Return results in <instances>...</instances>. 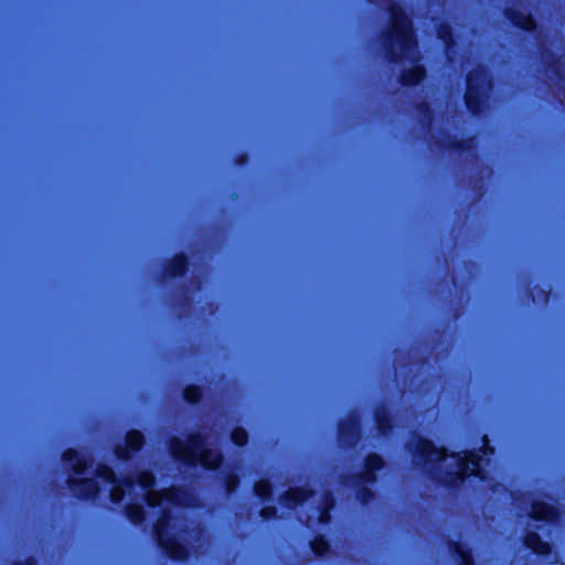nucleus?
I'll list each match as a JSON object with an SVG mask.
<instances>
[{
  "mask_svg": "<svg viewBox=\"0 0 565 565\" xmlns=\"http://www.w3.org/2000/svg\"><path fill=\"white\" fill-rule=\"evenodd\" d=\"M171 452L180 459L199 461L211 469L217 467L221 460V456L216 451L205 448V444L200 436L191 437L185 444L179 439L172 440Z\"/></svg>",
  "mask_w": 565,
  "mask_h": 565,
  "instance_id": "1",
  "label": "nucleus"
},
{
  "mask_svg": "<svg viewBox=\"0 0 565 565\" xmlns=\"http://www.w3.org/2000/svg\"><path fill=\"white\" fill-rule=\"evenodd\" d=\"M392 24L393 30L390 34V38L393 51L396 46H398L401 50V56L413 58L415 56L414 41L409 24L402 10L395 7L392 8Z\"/></svg>",
  "mask_w": 565,
  "mask_h": 565,
  "instance_id": "2",
  "label": "nucleus"
},
{
  "mask_svg": "<svg viewBox=\"0 0 565 565\" xmlns=\"http://www.w3.org/2000/svg\"><path fill=\"white\" fill-rule=\"evenodd\" d=\"M170 529L174 530L175 524H171L169 518H163L158 521L156 525V535L159 545L164 548L171 557L175 559H183L186 556V552L184 547L178 544L174 537L171 536Z\"/></svg>",
  "mask_w": 565,
  "mask_h": 565,
  "instance_id": "3",
  "label": "nucleus"
},
{
  "mask_svg": "<svg viewBox=\"0 0 565 565\" xmlns=\"http://www.w3.org/2000/svg\"><path fill=\"white\" fill-rule=\"evenodd\" d=\"M489 87L487 76L482 71L470 74L468 77V92L466 94V103L468 107L477 113L479 95L483 94Z\"/></svg>",
  "mask_w": 565,
  "mask_h": 565,
  "instance_id": "4",
  "label": "nucleus"
},
{
  "mask_svg": "<svg viewBox=\"0 0 565 565\" xmlns=\"http://www.w3.org/2000/svg\"><path fill=\"white\" fill-rule=\"evenodd\" d=\"M452 459L456 461L455 476L446 480V482L452 483L457 480H462L466 476L478 475L479 462L473 455L468 456L466 454L463 457H454Z\"/></svg>",
  "mask_w": 565,
  "mask_h": 565,
  "instance_id": "5",
  "label": "nucleus"
},
{
  "mask_svg": "<svg viewBox=\"0 0 565 565\" xmlns=\"http://www.w3.org/2000/svg\"><path fill=\"white\" fill-rule=\"evenodd\" d=\"M146 495L149 505L152 507L160 504L162 500H167L173 504H185L184 494L175 490H164L161 493L148 490Z\"/></svg>",
  "mask_w": 565,
  "mask_h": 565,
  "instance_id": "6",
  "label": "nucleus"
},
{
  "mask_svg": "<svg viewBox=\"0 0 565 565\" xmlns=\"http://www.w3.org/2000/svg\"><path fill=\"white\" fill-rule=\"evenodd\" d=\"M416 451L430 461L438 460L445 456L444 449H437L430 444V441L424 439L417 440Z\"/></svg>",
  "mask_w": 565,
  "mask_h": 565,
  "instance_id": "7",
  "label": "nucleus"
},
{
  "mask_svg": "<svg viewBox=\"0 0 565 565\" xmlns=\"http://www.w3.org/2000/svg\"><path fill=\"white\" fill-rule=\"evenodd\" d=\"M555 516L556 511L553 507L543 502L533 503V518L540 520H552Z\"/></svg>",
  "mask_w": 565,
  "mask_h": 565,
  "instance_id": "8",
  "label": "nucleus"
},
{
  "mask_svg": "<svg viewBox=\"0 0 565 565\" xmlns=\"http://www.w3.org/2000/svg\"><path fill=\"white\" fill-rule=\"evenodd\" d=\"M526 545L539 554L548 553L550 546L547 543L541 541L540 536L535 533H531L525 539Z\"/></svg>",
  "mask_w": 565,
  "mask_h": 565,
  "instance_id": "9",
  "label": "nucleus"
},
{
  "mask_svg": "<svg viewBox=\"0 0 565 565\" xmlns=\"http://www.w3.org/2000/svg\"><path fill=\"white\" fill-rule=\"evenodd\" d=\"M307 497H308V491L307 490L296 488V489H291L287 493V495L285 498V502H286V504L288 507H294L298 502L305 500Z\"/></svg>",
  "mask_w": 565,
  "mask_h": 565,
  "instance_id": "10",
  "label": "nucleus"
},
{
  "mask_svg": "<svg viewBox=\"0 0 565 565\" xmlns=\"http://www.w3.org/2000/svg\"><path fill=\"white\" fill-rule=\"evenodd\" d=\"M64 460L73 462V468L77 473L82 472L86 466L82 459L77 458V454L72 449L64 452Z\"/></svg>",
  "mask_w": 565,
  "mask_h": 565,
  "instance_id": "11",
  "label": "nucleus"
},
{
  "mask_svg": "<svg viewBox=\"0 0 565 565\" xmlns=\"http://www.w3.org/2000/svg\"><path fill=\"white\" fill-rule=\"evenodd\" d=\"M382 467V459L376 456V455H372L370 456L367 459H366V469H367V472L364 475V480L365 481H370L372 480V476H371V472L375 469H380Z\"/></svg>",
  "mask_w": 565,
  "mask_h": 565,
  "instance_id": "12",
  "label": "nucleus"
},
{
  "mask_svg": "<svg viewBox=\"0 0 565 565\" xmlns=\"http://www.w3.org/2000/svg\"><path fill=\"white\" fill-rule=\"evenodd\" d=\"M126 441L132 450H138L142 446L143 437L139 431H130Z\"/></svg>",
  "mask_w": 565,
  "mask_h": 565,
  "instance_id": "13",
  "label": "nucleus"
},
{
  "mask_svg": "<svg viewBox=\"0 0 565 565\" xmlns=\"http://www.w3.org/2000/svg\"><path fill=\"white\" fill-rule=\"evenodd\" d=\"M424 76V71L422 67L416 66L412 68L403 78L406 84H415L420 81Z\"/></svg>",
  "mask_w": 565,
  "mask_h": 565,
  "instance_id": "14",
  "label": "nucleus"
},
{
  "mask_svg": "<svg viewBox=\"0 0 565 565\" xmlns=\"http://www.w3.org/2000/svg\"><path fill=\"white\" fill-rule=\"evenodd\" d=\"M127 514L132 522H139L143 518V511L140 505H130L128 508Z\"/></svg>",
  "mask_w": 565,
  "mask_h": 565,
  "instance_id": "15",
  "label": "nucleus"
},
{
  "mask_svg": "<svg viewBox=\"0 0 565 565\" xmlns=\"http://www.w3.org/2000/svg\"><path fill=\"white\" fill-rule=\"evenodd\" d=\"M514 23L525 30H531L534 28V21L529 15H520L514 18Z\"/></svg>",
  "mask_w": 565,
  "mask_h": 565,
  "instance_id": "16",
  "label": "nucleus"
},
{
  "mask_svg": "<svg viewBox=\"0 0 565 565\" xmlns=\"http://www.w3.org/2000/svg\"><path fill=\"white\" fill-rule=\"evenodd\" d=\"M232 440L236 445H244L247 440V434L242 428H236L232 433Z\"/></svg>",
  "mask_w": 565,
  "mask_h": 565,
  "instance_id": "17",
  "label": "nucleus"
},
{
  "mask_svg": "<svg viewBox=\"0 0 565 565\" xmlns=\"http://www.w3.org/2000/svg\"><path fill=\"white\" fill-rule=\"evenodd\" d=\"M137 482L142 489H147L153 482V477L149 472H141L137 477Z\"/></svg>",
  "mask_w": 565,
  "mask_h": 565,
  "instance_id": "18",
  "label": "nucleus"
},
{
  "mask_svg": "<svg viewBox=\"0 0 565 565\" xmlns=\"http://www.w3.org/2000/svg\"><path fill=\"white\" fill-rule=\"evenodd\" d=\"M270 491V486L267 481H259L255 484V492L260 497H266Z\"/></svg>",
  "mask_w": 565,
  "mask_h": 565,
  "instance_id": "19",
  "label": "nucleus"
},
{
  "mask_svg": "<svg viewBox=\"0 0 565 565\" xmlns=\"http://www.w3.org/2000/svg\"><path fill=\"white\" fill-rule=\"evenodd\" d=\"M184 397L189 401V402H195L199 399L200 397V390L198 387H188L185 391H184Z\"/></svg>",
  "mask_w": 565,
  "mask_h": 565,
  "instance_id": "20",
  "label": "nucleus"
},
{
  "mask_svg": "<svg viewBox=\"0 0 565 565\" xmlns=\"http://www.w3.org/2000/svg\"><path fill=\"white\" fill-rule=\"evenodd\" d=\"M327 542L322 539H316L312 543V548L316 554H322L327 550Z\"/></svg>",
  "mask_w": 565,
  "mask_h": 565,
  "instance_id": "21",
  "label": "nucleus"
},
{
  "mask_svg": "<svg viewBox=\"0 0 565 565\" xmlns=\"http://www.w3.org/2000/svg\"><path fill=\"white\" fill-rule=\"evenodd\" d=\"M98 476L100 478H104L106 481H113L114 480V472L111 471V469L109 467H106V466H102L98 469Z\"/></svg>",
  "mask_w": 565,
  "mask_h": 565,
  "instance_id": "22",
  "label": "nucleus"
},
{
  "mask_svg": "<svg viewBox=\"0 0 565 565\" xmlns=\"http://www.w3.org/2000/svg\"><path fill=\"white\" fill-rule=\"evenodd\" d=\"M122 497H124V489L121 488V486H115L111 489V493H110L111 501L119 502L122 499Z\"/></svg>",
  "mask_w": 565,
  "mask_h": 565,
  "instance_id": "23",
  "label": "nucleus"
},
{
  "mask_svg": "<svg viewBox=\"0 0 565 565\" xmlns=\"http://www.w3.org/2000/svg\"><path fill=\"white\" fill-rule=\"evenodd\" d=\"M457 553L461 557L462 565H470L471 556L470 553L467 552L463 547L457 546Z\"/></svg>",
  "mask_w": 565,
  "mask_h": 565,
  "instance_id": "24",
  "label": "nucleus"
},
{
  "mask_svg": "<svg viewBox=\"0 0 565 565\" xmlns=\"http://www.w3.org/2000/svg\"><path fill=\"white\" fill-rule=\"evenodd\" d=\"M175 263H177L178 269H175L174 275H178L183 271L184 260L182 257H179L178 259H175Z\"/></svg>",
  "mask_w": 565,
  "mask_h": 565,
  "instance_id": "25",
  "label": "nucleus"
},
{
  "mask_svg": "<svg viewBox=\"0 0 565 565\" xmlns=\"http://www.w3.org/2000/svg\"><path fill=\"white\" fill-rule=\"evenodd\" d=\"M85 484L87 486L88 488V491H87V494H93L96 492V486H95V482L92 481V480H87L85 481Z\"/></svg>",
  "mask_w": 565,
  "mask_h": 565,
  "instance_id": "26",
  "label": "nucleus"
},
{
  "mask_svg": "<svg viewBox=\"0 0 565 565\" xmlns=\"http://www.w3.org/2000/svg\"><path fill=\"white\" fill-rule=\"evenodd\" d=\"M237 483H238V480L236 477H230L228 481H227L228 490H233Z\"/></svg>",
  "mask_w": 565,
  "mask_h": 565,
  "instance_id": "27",
  "label": "nucleus"
},
{
  "mask_svg": "<svg viewBox=\"0 0 565 565\" xmlns=\"http://www.w3.org/2000/svg\"><path fill=\"white\" fill-rule=\"evenodd\" d=\"M116 455H117V457H118V458H120V459H125V458H127V457H128V456H127V454H126V449H125V448H121V447H117V448H116Z\"/></svg>",
  "mask_w": 565,
  "mask_h": 565,
  "instance_id": "28",
  "label": "nucleus"
},
{
  "mask_svg": "<svg viewBox=\"0 0 565 565\" xmlns=\"http://www.w3.org/2000/svg\"><path fill=\"white\" fill-rule=\"evenodd\" d=\"M273 513H274V509L273 508H265L262 511V514H263L264 518H269Z\"/></svg>",
  "mask_w": 565,
  "mask_h": 565,
  "instance_id": "29",
  "label": "nucleus"
},
{
  "mask_svg": "<svg viewBox=\"0 0 565 565\" xmlns=\"http://www.w3.org/2000/svg\"><path fill=\"white\" fill-rule=\"evenodd\" d=\"M328 519H329V516H328V513L326 511L320 513V515H319V521L320 522H327Z\"/></svg>",
  "mask_w": 565,
  "mask_h": 565,
  "instance_id": "30",
  "label": "nucleus"
},
{
  "mask_svg": "<svg viewBox=\"0 0 565 565\" xmlns=\"http://www.w3.org/2000/svg\"><path fill=\"white\" fill-rule=\"evenodd\" d=\"M132 482H134V481H132L131 479H128V480H126V486H127V487H131V486H132Z\"/></svg>",
  "mask_w": 565,
  "mask_h": 565,
  "instance_id": "31",
  "label": "nucleus"
},
{
  "mask_svg": "<svg viewBox=\"0 0 565 565\" xmlns=\"http://www.w3.org/2000/svg\"><path fill=\"white\" fill-rule=\"evenodd\" d=\"M379 426H380L381 429H383V424H382L380 418H379Z\"/></svg>",
  "mask_w": 565,
  "mask_h": 565,
  "instance_id": "32",
  "label": "nucleus"
},
{
  "mask_svg": "<svg viewBox=\"0 0 565 565\" xmlns=\"http://www.w3.org/2000/svg\"><path fill=\"white\" fill-rule=\"evenodd\" d=\"M340 435H341V439H343V438H344V433H343V430H341V431H340Z\"/></svg>",
  "mask_w": 565,
  "mask_h": 565,
  "instance_id": "33",
  "label": "nucleus"
}]
</instances>
